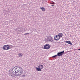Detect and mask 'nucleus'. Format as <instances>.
I'll return each instance as SVG.
<instances>
[{"instance_id": "f257e3e1", "label": "nucleus", "mask_w": 80, "mask_h": 80, "mask_svg": "<svg viewBox=\"0 0 80 80\" xmlns=\"http://www.w3.org/2000/svg\"><path fill=\"white\" fill-rule=\"evenodd\" d=\"M38 68L36 67V70L37 71L40 72V71H42V69H43V66L40 64L39 65V66H38Z\"/></svg>"}, {"instance_id": "f03ea898", "label": "nucleus", "mask_w": 80, "mask_h": 80, "mask_svg": "<svg viewBox=\"0 0 80 80\" xmlns=\"http://www.w3.org/2000/svg\"><path fill=\"white\" fill-rule=\"evenodd\" d=\"M58 36L59 37V38H58L57 39H55V36L54 37V39L55 40H56V41H58V40H59L60 38H61L60 37H62L63 36V34L62 33H59L58 34Z\"/></svg>"}, {"instance_id": "7ed1b4c3", "label": "nucleus", "mask_w": 80, "mask_h": 80, "mask_svg": "<svg viewBox=\"0 0 80 80\" xmlns=\"http://www.w3.org/2000/svg\"><path fill=\"white\" fill-rule=\"evenodd\" d=\"M10 48V46L8 45H4L2 47V49L4 50H9Z\"/></svg>"}, {"instance_id": "20e7f679", "label": "nucleus", "mask_w": 80, "mask_h": 80, "mask_svg": "<svg viewBox=\"0 0 80 80\" xmlns=\"http://www.w3.org/2000/svg\"><path fill=\"white\" fill-rule=\"evenodd\" d=\"M16 68L14 67L12 69V72H11V76L12 75H16V73H15V71H16Z\"/></svg>"}, {"instance_id": "39448f33", "label": "nucleus", "mask_w": 80, "mask_h": 80, "mask_svg": "<svg viewBox=\"0 0 80 80\" xmlns=\"http://www.w3.org/2000/svg\"><path fill=\"white\" fill-rule=\"evenodd\" d=\"M50 48V45L49 44H46L44 45V49L46 50H48Z\"/></svg>"}, {"instance_id": "423d86ee", "label": "nucleus", "mask_w": 80, "mask_h": 80, "mask_svg": "<svg viewBox=\"0 0 80 80\" xmlns=\"http://www.w3.org/2000/svg\"><path fill=\"white\" fill-rule=\"evenodd\" d=\"M64 52L65 51H63L61 52H58L57 54L58 57H60V56H62L63 54H64V53H65Z\"/></svg>"}, {"instance_id": "0eeeda50", "label": "nucleus", "mask_w": 80, "mask_h": 80, "mask_svg": "<svg viewBox=\"0 0 80 80\" xmlns=\"http://www.w3.org/2000/svg\"><path fill=\"white\" fill-rule=\"evenodd\" d=\"M19 73L15 75V76L16 77H18V76H20V75H22V73H23V70H22V69H20L19 70Z\"/></svg>"}, {"instance_id": "6e6552de", "label": "nucleus", "mask_w": 80, "mask_h": 80, "mask_svg": "<svg viewBox=\"0 0 80 80\" xmlns=\"http://www.w3.org/2000/svg\"><path fill=\"white\" fill-rule=\"evenodd\" d=\"M49 41L51 42H53V38L51 37H49Z\"/></svg>"}, {"instance_id": "1a4fd4ad", "label": "nucleus", "mask_w": 80, "mask_h": 80, "mask_svg": "<svg viewBox=\"0 0 80 80\" xmlns=\"http://www.w3.org/2000/svg\"><path fill=\"white\" fill-rule=\"evenodd\" d=\"M65 43H68V44H69V45H72V42H71V41H66L65 42Z\"/></svg>"}, {"instance_id": "9d476101", "label": "nucleus", "mask_w": 80, "mask_h": 80, "mask_svg": "<svg viewBox=\"0 0 80 80\" xmlns=\"http://www.w3.org/2000/svg\"><path fill=\"white\" fill-rule=\"evenodd\" d=\"M18 55H19V57L21 58L23 56V54L20 53H19Z\"/></svg>"}, {"instance_id": "9b49d317", "label": "nucleus", "mask_w": 80, "mask_h": 80, "mask_svg": "<svg viewBox=\"0 0 80 80\" xmlns=\"http://www.w3.org/2000/svg\"><path fill=\"white\" fill-rule=\"evenodd\" d=\"M40 8L41 9H42V11H43V12H44V11H45V8H44L41 7V8Z\"/></svg>"}, {"instance_id": "f8f14e48", "label": "nucleus", "mask_w": 80, "mask_h": 80, "mask_svg": "<svg viewBox=\"0 0 80 80\" xmlns=\"http://www.w3.org/2000/svg\"><path fill=\"white\" fill-rule=\"evenodd\" d=\"M19 72V71H18V70L16 68L15 72V73H16V74L15 75H17V73H18Z\"/></svg>"}, {"instance_id": "ddd939ff", "label": "nucleus", "mask_w": 80, "mask_h": 80, "mask_svg": "<svg viewBox=\"0 0 80 80\" xmlns=\"http://www.w3.org/2000/svg\"><path fill=\"white\" fill-rule=\"evenodd\" d=\"M57 57V55H55L52 57V58H56Z\"/></svg>"}, {"instance_id": "4468645a", "label": "nucleus", "mask_w": 80, "mask_h": 80, "mask_svg": "<svg viewBox=\"0 0 80 80\" xmlns=\"http://www.w3.org/2000/svg\"><path fill=\"white\" fill-rule=\"evenodd\" d=\"M50 4H55V2L52 1V2L50 3Z\"/></svg>"}, {"instance_id": "2eb2a0df", "label": "nucleus", "mask_w": 80, "mask_h": 80, "mask_svg": "<svg viewBox=\"0 0 80 80\" xmlns=\"http://www.w3.org/2000/svg\"><path fill=\"white\" fill-rule=\"evenodd\" d=\"M28 34H29V33H26L24 34V35H28Z\"/></svg>"}, {"instance_id": "dca6fc26", "label": "nucleus", "mask_w": 80, "mask_h": 80, "mask_svg": "<svg viewBox=\"0 0 80 80\" xmlns=\"http://www.w3.org/2000/svg\"><path fill=\"white\" fill-rule=\"evenodd\" d=\"M22 77H27V75H22Z\"/></svg>"}, {"instance_id": "f3484780", "label": "nucleus", "mask_w": 80, "mask_h": 80, "mask_svg": "<svg viewBox=\"0 0 80 80\" xmlns=\"http://www.w3.org/2000/svg\"><path fill=\"white\" fill-rule=\"evenodd\" d=\"M58 35H56V36H55V39H56V38H58Z\"/></svg>"}, {"instance_id": "a211bd4d", "label": "nucleus", "mask_w": 80, "mask_h": 80, "mask_svg": "<svg viewBox=\"0 0 80 80\" xmlns=\"http://www.w3.org/2000/svg\"><path fill=\"white\" fill-rule=\"evenodd\" d=\"M18 68H19L20 69V70H21V69H22V67H19Z\"/></svg>"}, {"instance_id": "6ab92c4d", "label": "nucleus", "mask_w": 80, "mask_h": 80, "mask_svg": "<svg viewBox=\"0 0 80 80\" xmlns=\"http://www.w3.org/2000/svg\"><path fill=\"white\" fill-rule=\"evenodd\" d=\"M19 67H20V66H15V67H16V68H19Z\"/></svg>"}, {"instance_id": "aec40b11", "label": "nucleus", "mask_w": 80, "mask_h": 80, "mask_svg": "<svg viewBox=\"0 0 80 80\" xmlns=\"http://www.w3.org/2000/svg\"><path fill=\"white\" fill-rule=\"evenodd\" d=\"M18 29H20V28H16V30H18Z\"/></svg>"}, {"instance_id": "412c9836", "label": "nucleus", "mask_w": 80, "mask_h": 80, "mask_svg": "<svg viewBox=\"0 0 80 80\" xmlns=\"http://www.w3.org/2000/svg\"><path fill=\"white\" fill-rule=\"evenodd\" d=\"M53 6H54V5H51V7H53Z\"/></svg>"}, {"instance_id": "4be33fe9", "label": "nucleus", "mask_w": 80, "mask_h": 80, "mask_svg": "<svg viewBox=\"0 0 80 80\" xmlns=\"http://www.w3.org/2000/svg\"><path fill=\"white\" fill-rule=\"evenodd\" d=\"M78 50H80V49H79Z\"/></svg>"}]
</instances>
